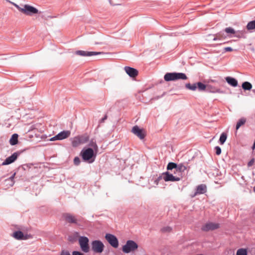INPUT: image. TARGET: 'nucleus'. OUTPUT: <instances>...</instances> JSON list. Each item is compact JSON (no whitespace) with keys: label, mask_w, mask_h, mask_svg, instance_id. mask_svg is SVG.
I'll list each match as a JSON object with an SVG mask.
<instances>
[{"label":"nucleus","mask_w":255,"mask_h":255,"mask_svg":"<svg viewBox=\"0 0 255 255\" xmlns=\"http://www.w3.org/2000/svg\"><path fill=\"white\" fill-rule=\"evenodd\" d=\"M97 152L91 147H84L81 151L80 155L84 161L88 163H92L95 160Z\"/></svg>","instance_id":"nucleus-1"},{"label":"nucleus","mask_w":255,"mask_h":255,"mask_svg":"<svg viewBox=\"0 0 255 255\" xmlns=\"http://www.w3.org/2000/svg\"><path fill=\"white\" fill-rule=\"evenodd\" d=\"M124 69L127 74L130 77L134 78L138 74V71L135 68L125 66Z\"/></svg>","instance_id":"nucleus-14"},{"label":"nucleus","mask_w":255,"mask_h":255,"mask_svg":"<svg viewBox=\"0 0 255 255\" xmlns=\"http://www.w3.org/2000/svg\"><path fill=\"white\" fill-rule=\"evenodd\" d=\"M254 190L255 191V187L254 188Z\"/></svg>","instance_id":"nucleus-57"},{"label":"nucleus","mask_w":255,"mask_h":255,"mask_svg":"<svg viewBox=\"0 0 255 255\" xmlns=\"http://www.w3.org/2000/svg\"><path fill=\"white\" fill-rule=\"evenodd\" d=\"M246 122V120L244 118L240 119L237 122L236 128L238 130L242 125H244Z\"/></svg>","instance_id":"nucleus-31"},{"label":"nucleus","mask_w":255,"mask_h":255,"mask_svg":"<svg viewBox=\"0 0 255 255\" xmlns=\"http://www.w3.org/2000/svg\"><path fill=\"white\" fill-rule=\"evenodd\" d=\"M21 12L27 15H32L38 13V10L31 5L24 4L22 9H21Z\"/></svg>","instance_id":"nucleus-8"},{"label":"nucleus","mask_w":255,"mask_h":255,"mask_svg":"<svg viewBox=\"0 0 255 255\" xmlns=\"http://www.w3.org/2000/svg\"><path fill=\"white\" fill-rule=\"evenodd\" d=\"M89 146L91 147V148H93L94 150L96 152L98 151V146L96 143V140L94 139H92L89 143Z\"/></svg>","instance_id":"nucleus-23"},{"label":"nucleus","mask_w":255,"mask_h":255,"mask_svg":"<svg viewBox=\"0 0 255 255\" xmlns=\"http://www.w3.org/2000/svg\"><path fill=\"white\" fill-rule=\"evenodd\" d=\"M92 251L96 253H101L104 250V245L100 240H94L91 243Z\"/></svg>","instance_id":"nucleus-6"},{"label":"nucleus","mask_w":255,"mask_h":255,"mask_svg":"<svg viewBox=\"0 0 255 255\" xmlns=\"http://www.w3.org/2000/svg\"><path fill=\"white\" fill-rule=\"evenodd\" d=\"M224 51L225 52H231V51H233V49L231 47H226L224 48Z\"/></svg>","instance_id":"nucleus-41"},{"label":"nucleus","mask_w":255,"mask_h":255,"mask_svg":"<svg viewBox=\"0 0 255 255\" xmlns=\"http://www.w3.org/2000/svg\"><path fill=\"white\" fill-rule=\"evenodd\" d=\"M242 88L244 90H250L252 88V85L249 82H244L242 85Z\"/></svg>","instance_id":"nucleus-26"},{"label":"nucleus","mask_w":255,"mask_h":255,"mask_svg":"<svg viewBox=\"0 0 255 255\" xmlns=\"http://www.w3.org/2000/svg\"><path fill=\"white\" fill-rule=\"evenodd\" d=\"M21 152L22 151H16L14 152L4 160V161L1 163V165H6L14 162Z\"/></svg>","instance_id":"nucleus-10"},{"label":"nucleus","mask_w":255,"mask_h":255,"mask_svg":"<svg viewBox=\"0 0 255 255\" xmlns=\"http://www.w3.org/2000/svg\"><path fill=\"white\" fill-rule=\"evenodd\" d=\"M89 242V240L87 237L81 236L79 238V244L81 249L83 252L85 253H88L89 252L90 247Z\"/></svg>","instance_id":"nucleus-4"},{"label":"nucleus","mask_w":255,"mask_h":255,"mask_svg":"<svg viewBox=\"0 0 255 255\" xmlns=\"http://www.w3.org/2000/svg\"><path fill=\"white\" fill-rule=\"evenodd\" d=\"M78 137L79 138V140L81 144L86 143L89 140V136L87 134L78 136Z\"/></svg>","instance_id":"nucleus-21"},{"label":"nucleus","mask_w":255,"mask_h":255,"mask_svg":"<svg viewBox=\"0 0 255 255\" xmlns=\"http://www.w3.org/2000/svg\"><path fill=\"white\" fill-rule=\"evenodd\" d=\"M131 131L140 139H144L145 136V133L143 129L140 128L137 126H134Z\"/></svg>","instance_id":"nucleus-13"},{"label":"nucleus","mask_w":255,"mask_h":255,"mask_svg":"<svg viewBox=\"0 0 255 255\" xmlns=\"http://www.w3.org/2000/svg\"><path fill=\"white\" fill-rule=\"evenodd\" d=\"M72 255H84L83 253L79 251H73Z\"/></svg>","instance_id":"nucleus-42"},{"label":"nucleus","mask_w":255,"mask_h":255,"mask_svg":"<svg viewBox=\"0 0 255 255\" xmlns=\"http://www.w3.org/2000/svg\"><path fill=\"white\" fill-rule=\"evenodd\" d=\"M246 28L248 30L255 29V20L249 22L246 26Z\"/></svg>","instance_id":"nucleus-28"},{"label":"nucleus","mask_w":255,"mask_h":255,"mask_svg":"<svg viewBox=\"0 0 255 255\" xmlns=\"http://www.w3.org/2000/svg\"><path fill=\"white\" fill-rule=\"evenodd\" d=\"M107 119V116L105 115L102 119L100 120V123H103L105 120H106Z\"/></svg>","instance_id":"nucleus-45"},{"label":"nucleus","mask_w":255,"mask_h":255,"mask_svg":"<svg viewBox=\"0 0 255 255\" xmlns=\"http://www.w3.org/2000/svg\"><path fill=\"white\" fill-rule=\"evenodd\" d=\"M81 162L80 159L79 157L76 156L74 159V163L75 165H78Z\"/></svg>","instance_id":"nucleus-36"},{"label":"nucleus","mask_w":255,"mask_h":255,"mask_svg":"<svg viewBox=\"0 0 255 255\" xmlns=\"http://www.w3.org/2000/svg\"><path fill=\"white\" fill-rule=\"evenodd\" d=\"M253 91L255 94V89L253 90Z\"/></svg>","instance_id":"nucleus-55"},{"label":"nucleus","mask_w":255,"mask_h":255,"mask_svg":"<svg viewBox=\"0 0 255 255\" xmlns=\"http://www.w3.org/2000/svg\"><path fill=\"white\" fill-rule=\"evenodd\" d=\"M30 237V235H24V237L23 238H26V240L29 239V237Z\"/></svg>","instance_id":"nucleus-46"},{"label":"nucleus","mask_w":255,"mask_h":255,"mask_svg":"<svg viewBox=\"0 0 255 255\" xmlns=\"http://www.w3.org/2000/svg\"><path fill=\"white\" fill-rule=\"evenodd\" d=\"M177 166V164L174 162H170L168 163L166 168L168 171L170 170L172 171L173 170H176V168Z\"/></svg>","instance_id":"nucleus-27"},{"label":"nucleus","mask_w":255,"mask_h":255,"mask_svg":"<svg viewBox=\"0 0 255 255\" xmlns=\"http://www.w3.org/2000/svg\"><path fill=\"white\" fill-rule=\"evenodd\" d=\"M72 142V145L73 147H77L79 145L81 144L79 140V138L78 136L74 137L71 139Z\"/></svg>","instance_id":"nucleus-25"},{"label":"nucleus","mask_w":255,"mask_h":255,"mask_svg":"<svg viewBox=\"0 0 255 255\" xmlns=\"http://www.w3.org/2000/svg\"><path fill=\"white\" fill-rule=\"evenodd\" d=\"M196 84H197V89H198V90L199 91H206V89H207V85H206L203 84V83H202L201 82H198L196 83Z\"/></svg>","instance_id":"nucleus-24"},{"label":"nucleus","mask_w":255,"mask_h":255,"mask_svg":"<svg viewBox=\"0 0 255 255\" xmlns=\"http://www.w3.org/2000/svg\"><path fill=\"white\" fill-rule=\"evenodd\" d=\"M219 227L220 224L219 223L208 222L202 226L201 230L204 232H208L217 229Z\"/></svg>","instance_id":"nucleus-12"},{"label":"nucleus","mask_w":255,"mask_h":255,"mask_svg":"<svg viewBox=\"0 0 255 255\" xmlns=\"http://www.w3.org/2000/svg\"><path fill=\"white\" fill-rule=\"evenodd\" d=\"M60 255H64V249H63L61 250Z\"/></svg>","instance_id":"nucleus-49"},{"label":"nucleus","mask_w":255,"mask_h":255,"mask_svg":"<svg viewBox=\"0 0 255 255\" xmlns=\"http://www.w3.org/2000/svg\"><path fill=\"white\" fill-rule=\"evenodd\" d=\"M162 178H163V175H162L161 176H159L158 178L157 179V180H156V181H159V180L161 179Z\"/></svg>","instance_id":"nucleus-48"},{"label":"nucleus","mask_w":255,"mask_h":255,"mask_svg":"<svg viewBox=\"0 0 255 255\" xmlns=\"http://www.w3.org/2000/svg\"><path fill=\"white\" fill-rule=\"evenodd\" d=\"M215 150L216 154L218 155H220L221 153V151H222L221 148L218 146H215Z\"/></svg>","instance_id":"nucleus-37"},{"label":"nucleus","mask_w":255,"mask_h":255,"mask_svg":"<svg viewBox=\"0 0 255 255\" xmlns=\"http://www.w3.org/2000/svg\"><path fill=\"white\" fill-rule=\"evenodd\" d=\"M187 78V76L184 73L169 72L166 73L164 76V79L166 82L185 80Z\"/></svg>","instance_id":"nucleus-2"},{"label":"nucleus","mask_w":255,"mask_h":255,"mask_svg":"<svg viewBox=\"0 0 255 255\" xmlns=\"http://www.w3.org/2000/svg\"><path fill=\"white\" fill-rule=\"evenodd\" d=\"M15 7H16L20 11H21V9H22V7H20L18 4L16 3H13Z\"/></svg>","instance_id":"nucleus-44"},{"label":"nucleus","mask_w":255,"mask_h":255,"mask_svg":"<svg viewBox=\"0 0 255 255\" xmlns=\"http://www.w3.org/2000/svg\"><path fill=\"white\" fill-rule=\"evenodd\" d=\"M109 2H110V3L112 4V3H111V0H109Z\"/></svg>","instance_id":"nucleus-56"},{"label":"nucleus","mask_w":255,"mask_h":255,"mask_svg":"<svg viewBox=\"0 0 255 255\" xmlns=\"http://www.w3.org/2000/svg\"><path fill=\"white\" fill-rule=\"evenodd\" d=\"M6 182H7V184L9 185V183H10V181H7Z\"/></svg>","instance_id":"nucleus-54"},{"label":"nucleus","mask_w":255,"mask_h":255,"mask_svg":"<svg viewBox=\"0 0 255 255\" xmlns=\"http://www.w3.org/2000/svg\"><path fill=\"white\" fill-rule=\"evenodd\" d=\"M80 220L76 216L69 213H65V222L69 225H79Z\"/></svg>","instance_id":"nucleus-5"},{"label":"nucleus","mask_w":255,"mask_h":255,"mask_svg":"<svg viewBox=\"0 0 255 255\" xmlns=\"http://www.w3.org/2000/svg\"><path fill=\"white\" fill-rule=\"evenodd\" d=\"M217 39H218V38L217 37H215L214 38L213 40L216 41Z\"/></svg>","instance_id":"nucleus-52"},{"label":"nucleus","mask_w":255,"mask_h":255,"mask_svg":"<svg viewBox=\"0 0 255 255\" xmlns=\"http://www.w3.org/2000/svg\"><path fill=\"white\" fill-rule=\"evenodd\" d=\"M16 173H14L10 177L5 179V182L10 181V183H9V185L10 186H12L14 184V178L15 176Z\"/></svg>","instance_id":"nucleus-32"},{"label":"nucleus","mask_w":255,"mask_h":255,"mask_svg":"<svg viewBox=\"0 0 255 255\" xmlns=\"http://www.w3.org/2000/svg\"><path fill=\"white\" fill-rule=\"evenodd\" d=\"M220 93V94H224V93H225V92L223 91V90H221L219 88H216V91H215V93Z\"/></svg>","instance_id":"nucleus-40"},{"label":"nucleus","mask_w":255,"mask_h":255,"mask_svg":"<svg viewBox=\"0 0 255 255\" xmlns=\"http://www.w3.org/2000/svg\"><path fill=\"white\" fill-rule=\"evenodd\" d=\"M255 162V159L253 158L250 160V161L248 163V167L252 166Z\"/></svg>","instance_id":"nucleus-39"},{"label":"nucleus","mask_w":255,"mask_h":255,"mask_svg":"<svg viewBox=\"0 0 255 255\" xmlns=\"http://www.w3.org/2000/svg\"><path fill=\"white\" fill-rule=\"evenodd\" d=\"M207 192V187L205 184H200L197 186L196 191L192 197H194L198 194H203Z\"/></svg>","instance_id":"nucleus-15"},{"label":"nucleus","mask_w":255,"mask_h":255,"mask_svg":"<svg viewBox=\"0 0 255 255\" xmlns=\"http://www.w3.org/2000/svg\"><path fill=\"white\" fill-rule=\"evenodd\" d=\"M65 255H70L69 252H65Z\"/></svg>","instance_id":"nucleus-51"},{"label":"nucleus","mask_w":255,"mask_h":255,"mask_svg":"<svg viewBox=\"0 0 255 255\" xmlns=\"http://www.w3.org/2000/svg\"><path fill=\"white\" fill-rule=\"evenodd\" d=\"M163 179L166 182L171 181H179L181 179V174L179 175L174 176L173 173H170L169 171H166L162 173Z\"/></svg>","instance_id":"nucleus-7"},{"label":"nucleus","mask_w":255,"mask_h":255,"mask_svg":"<svg viewBox=\"0 0 255 255\" xmlns=\"http://www.w3.org/2000/svg\"><path fill=\"white\" fill-rule=\"evenodd\" d=\"M99 44V43H96L95 44Z\"/></svg>","instance_id":"nucleus-58"},{"label":"nucleus","mask_w":255,"mask_h":255,"mask_svg":"<svg viewBox=\"0 0 255 255\" xmlns=\"http://www.w3.org/2000/svg\"><path fill=\"white\" fill-rule=\"evenodd\" d=\"M105 239L109 244L115 248H117L119 246V241L117 238L114 235L109 233L106 234Z\"/></svg>","instance_id":"nucleus-9"},{"label":"nucleus","mask_w":255,"mask_h":255,"mask_svg":"<svg viewBox=\"0 0 255 255\" xmlns=\"http://www.w3.org/2000/svg\"><path fill=\"white\" fill-rule=\"evenodd\" d=\"M69 126L71 128H72V123L71 122H70L69 123Z\"/></svg>","instance_id":"nucleus-53"},{"label":"nucleus","mask_w":255,"mask_h":255,"mask_svg":"<svg viewBox=\"0 0 255 255\" xmlns=\"http://www.w3.org/2000/svg\"><path fill=\"white\" fill-rule=\"evenodd\" d=\"M225 80L228 83V84L233 87H236L238 85V81L235 78L228 76L225 77Z\"/></svg>","instance_id":"nucleus-16"},{"label":"nucleus","mask_w":255,"mask_h":255,"mask_svg":"<svg viewBox=\"0 0 255 255\" xmlns=\"http://www.w3.org/2000/svg\"><path fill=\"white\" fill-rule=\"evenodd\" d=\"M18 135L17 133L13 134L10 139H9V143L11 145H15L18 143Z\"/></svg>","instance_id":"nucleus-20"},{"label":"nucleus","mask_w":255,"mask_h":255,"mask_svg":"<svg viewBox=\"0 0 255 255\" xmlns=\"http://www.w3.org/2000/svg\"><path fill=\"white\" fill-rule=\"evenodd\" d=\"M70 131L69 130H65V138H67L70 135Z\"/></svg>","instance_id":"nucleus-43"},{"label":"nucleus","mask_w":255,"mask_h":255,"mask_svg":"<svg viewBox=\"0 0 255 255\" xmlns=\"http://www.w3.org/2000/svg\"><path fill=\"white\" fill-rule=\"evenodd\" d=\"M173 172L175 175H178V173L176 171V170H174Z\"/></svg>","instance_id":"nucleus-50"},{"label":"nucleus","mask_w":255,"mask_h":255,"mask_svg":"<svg viewBox=\"0 0 255 255\" xmlns=\"http://www.w3.org/2000/svg\"><path fill=\"white\" fill-rule=\"evenodd\" d=\"M185 88L187 89L191 90V91H195L197 89V84L196 83H194L191 85L190 83H186L185 85Z\"/></svg>","instance_id":"nucleus-30"},{"label":"nucleus","mask_w":255,"mask_h":255,"mask_svg":"<svg viewBox=\"0 0 255 255\" xmlns=\"http://www.w3.org/2000/svg\"><path fill=\"white\" fill-rule=\"evenodd\" d=\"M227 138V134L226 132H222L220 135V138H219V143L221 144H223Z\"/></svg>","instance_id":"nucleus-29"},{"label":"nucleus","mask_w":255,"mask_h":255,"mask_svg":"<svg viewBox=\"0 0 255 255\" xmlns=\"http://www.w3.org/2000/svg\"><path fill=\"white\" fill-rule=\"evenodd\" d=\"M237 255H248V252L246 249H240L237 252Z\"/></svg>","instance_id":"nucleus-34"},{"label":"nucleus","mask_w":255,"mask_h":255,"mask_svg":"<svg viewBox=\"0 0 255 255\" xmlns=\"http://www.w3.org/2000/svg\"><path fill=\"white\" fill-rule=\"evenodd\" d=\"M138 248V245L132 240L127 241L126 244L123 246L122 250L124 253L128 254L133 252Z\"/></svg>","instance_id":"nucleus-3"},{"label":"nucleus","mask_w":255,"mask_h":255,"mask_svg":"<svg viewBox=\"0 0 255 255\" xmlns=\"http://www.w3.org/2000/svg\"><path fill=\"white\" fill-rule=\"evenodd\" d=\"M12 236L16 239L19 240H26V238L24 237L23 233L20 231H17L13 233Z\"/></svg>","instance_id":"nucleus-19"},{"label":"nucleus","mask_w":255,"mask_h":255,"mask_svg":"<svg viewBox=\"0 0 255 255\" xmlns=\"http://www.w3.org/2000/svg\"><path fill=\"white\" fill-rule=\"evenodd\" d=\"M172 229L170 227H164L162 229V231L164 232H169L171 231Z\"/></svg>","instance_id":"nucleus-38"},{"label":"nucleus","mask_w":255,"mask_h":255,"mask_svg":"<svg viewBox=\"0 0 255 255\" xmlns=\"http://www.w3.org/2000/svg\"><path fill=\"white\" fill-rule=\"evenodd\" d=\"M64 139V130L61 131L55 136L51 137L50 139V141H54L56 140H62Z\"/></svg>","instance_id":"nucleus-22"},{"label":"nucleus","mask_w":255,"mask_h":255,"mask_svg":"<svg viewBox=\"0 0 255 255\" xmlns=\"http://www.w3.org/2000/svg\"><path fill=\"white\" fill-rule=\"evenodd\" d=\"M162 178H163V175H162L161 176H159L158 178L157 179V180H156V181H159V180L161 179Z\"/></svg>","instance_id":"nucleus-47"},{"label":"nucleus","mask_w":255,"mask_h":255,"mask_svg":"<svg viewBox=\"0 0 255 255\" xmlns=\"http://www.w3.org/2000/svg\"><path fill=\"white\" fill-rule=\"evenodd\" d=\"M77 55L81 56H92L98 55H105L107 53L104 52L86 51L83 50H77L75 52Z\"/></svg>","instance_id":"nucleus-11"},{"label":"nucleus","mask_w":255,"mask_h":255,"mask_svg":"<svg viewBox=\"0 0 255 255\" xmlns=\"http://www.w3.org/2000/svg\"><path fill=\"white\" fill-rule=\"evenodd\" d=\"M216 87L210 85H207V89L206 91L210 93H215V91H216Z\"/></svg>","instance_id":"nucleus-33"},{"label":"nucleus","mask_w":255,"mask_h":255,"mask_svg":"<svg viewBox=\"0 0 255 255\" xmlns=\"http://www.w3.org/2000/svg\"><path fill=\"white\" fill-rule=\"evenodd\" d=\"M187 167L183 163H180L177 164V166L176 168V171L178 173V175L181 174V178L183 177V173L186 170Z\"/></svg>","instance_id":"nucleus-17"},{"label":"nucleus","mask_w":255,"mask_h":255,"mask_svg":"<svg viewBox=\"0 0 255 255\" xmlns=\"http://www.w3.org/2000/svg\"><path fill=\"white\" fill-rule=\"evenodd\" d=\"M224 31L227 33H230V34H235V30H234V29L231 27H226Z\"/></svg>","instance_id":"nucleus-35"},{"label":"nucleus","mask_w":255,"mask_h":255,"mask_svg":"<svg viewBox=\"0 0 255 255\" xmlns=\"http://www.w3.org/2000/svg\"><path fill=\"white\" fill-rule=\"evenodd\" d=\"M246 34L247 31H246L245 29L235 31L234 37H236L238 38L245 39L247 38Z\"/></svg>","instance_id":"nucleus-18"}]
</instances>
